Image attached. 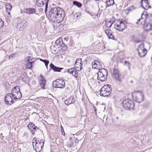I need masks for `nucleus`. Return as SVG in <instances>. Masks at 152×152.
<instances>
[{
  "mask_svg": "<svg viewBox=\"0 0 152 152\" xmlns=\"http://www.w3.org/2000/svg\"><path fill=\"white\" fill-rule=\"evenodd\" d=\"M44 63L46 67L48 68V65L49 63V61L48 60H46L44 62Z\"/></svg>",
  "mask_w": 152,
  "mask_h": 152,
  "instance_id": "43",
  "label": "nucleus"
},
{
  "mask_svg": "<svg viewBox=\"0 0 152 152\" xmlns=\"http://www.w3.org/2000/svg\"><path fill=\"white\" fill-rule=\"evenodd\" d=\"M141 4L143 8L146 10L151 8L150 6L149 5L148 0H142Z\"/></svg>",
  "mask_w": 152,
  "mask_h": 152,
  "instance_id": "14",
  "label": "nucleus"
},
{
  "mask_svg": "<svg viewBox=\"0 0 152 152\" xmlns=\"http://www.w3.org/2000/svg\"><path fill=\"white\" fill-rule=\"evenodd\" d=\"M32 57L31 56H29L28 58H26L25 59V60H29L31 61L32 60Z\"/></svg>",
  "mask_w": 152,
  "mask_h": 152,
  "instance_id": "41",
  "label": "nucleus"
},
{
  "mask_svg": "<svg viewBox=\"0 0 152 152\" xmlns=\"http://www.w3.org/2000/svg\"><path fill=\"white\" fill-rule=\"evenodd\" d=\"M6 10L8 15L10 14V12L12 8V5L9 3H7L5 4Z\"/></svg>",
  "mask_w": 152,
  "mask_h": 152,
  "instance_id": "19",
  "label": "nucleus"
},
{
  "mask_svg": "<svg viewBox=\"0 0 152 152\" xmlns=\"http://www.w3.org/2000/svg\"><path fill=\"white\" fill-rule=\"evenodd\" d=\"M33 66V65H31V63L30 64H27L26 65V67H27V68L31 69Z\"/></svg>",
  "mask_w": 152,
  "mask_h": 152,
  "instance_id": "38",
  "label": "nucleus"
},
{
  "mask_svg": "<svg viewBox=\"0 0 152 152\" xmlns=\"http://www.w3.org/2000/svg\"><path fill=\"white\" fill-rule=\"evenodd\" d=\"M63 132V133H62V134L63 135H65V133H64V132Z\"/></svg>",
  "mask_w": 152,
  "mask_h": 152,
  "instance_id": "55",
  "label": "nucleus"
},
{
  "mask_svg": "<svg viewBox=\"0 0 152 152\" xmlns=\"http://www.w3.org/2000/svg\"><path fill=\"white\" fill-rule=\"evenodd\" d=\"M114 0H107L106 2V7L113 5L114 3Z\"/></svg>",
  "mask_w": 152,
  "mask_h": 152,
  "instance_id": "23",
  "label": "nucleus"
},
{
  "mask_svg": "<svg viewBox=\"0 0 152 152\" xmlns=\"http://www.w3.org/2000/svg\"><path fill=\"white\" fill-rule=\"evenodd\" d=\"M78 142V140H77V139H76L75 140V142L76 143V142Z\"/></svg>",
  "mask_w": 152,
  "mask_h": 152,
  "instance_id": "54",
  "label": "nucleus"
},
{
  "mask_svg": "<svg viewBox=\"0 0 152 152\" xmlns=\"http://www.w3.org/2000/svg\"><path fill=\"white\" fill-rule=\"evenodd\" d=\"M37 15L36 16H34V17H35V18H38V16H39L38 14H37Z\"/></svg>",
  "mask_w": 152,
  "mask_h": 152,
  "instance_id": "53",
  "label": "nucleus"
},
{
  "mask_svg": "<svg viewBox=\"0 0 152 152\" xmlns=\"http://www.w3.org/2000/svg\"><path fill=\"white\" fill-rule=\"evenodd\" d=\"M114 22V21H113L112 22V24H110L109 23H107V22H106V24H105L106 26L107 27H108V28H110L111 27L113 23Z\"/></svg>",
  "mask_w": 152,
  "mask_h": 152,
  "instance_id": "36",
  "label": "nucleus"
},
{
  "mask_svg": "<svg viewBox=\"0 0 152 152\" xmlns=\"http://www.w3.org/2000/svg\"><path fill=\"white\" fill-rule=\"evenodd\" d=\"M40 60L41 61H42V62H44L45 61H46V60H43V59H41V58H40Z\"/></svg>",
  "mask_w": 152,
  "mask_h": 152,
  "instance_id": "49",
  "label": "nucleus"
},
{
  "mask_svg": "<svg viewBox=\"0 0 152 152\" xmlns=\"http://www.w3.org/2000/svg\"><path fill=\"white\" fill-rule=\"evenodd\" d=\"M22 94L20 91H18L15 94H13V98H15V99H20L22 97Z\"/></svg>",
  "mask_w": 152,
  "mask_h": 152,
  "instance_id": "22",
  "label": "nucleus"
},
{
  "mask_svg": "<svg viewBox=\"0 0 152 152\" xmlns=\"http://www.w3.org/2000/svg\"><path fill=\"white\" fill-rule=\"evenodd\" d=\"M39 84L41 88L43 89L45 88V86L46 85V80L45 77H42L39 81Z\"/></svg>",
  "mask_w": 152,
  "mask_h": 152,
  "instance_id": "18",
  "label": "nucleus"
},
{
  "mask_svg": "<svg viewBox=\"0 0 152 152\" xmlns=\"http://www.w3.org/2000/svg\"><path fill=\"white\" fill-rule=\"evenodd\" d=\"M45 0H36V4L37 6L41 7L44 4Z\"/></svg>",
  "mask_w": 152,
  "mask_h": 152,
  "instance_id": "25",
  "label": "nucleus"
},
{
  "mask_svg": "<svg viewBox=\"0 0 152 152\" xmlns=\"http://www.w3.org/2000/svg\"><path fill=\"white\" fill-rule=\"evenodd\" d=\"M50 66V69H52L54 72H60L63 69V68L56 67L53 64L51 63Z\"/></svg>",
  "mask_w": 152,
  "mask_h": 152,
  "instance_id": "17",
  "label": "nucleus"
},
{
  "mask_svg": "<svg viewBox=\"0 0 152 152\" xmlns=\"http://www.w3.org/2000/svg\"><path fill=\"white\" fill-rule=\"evenodd\" d=\"M60 46L62 47L63 50L66 51L67 49V47L63 43Z\"/></svg>",
  "mask_w": 152,
  "mask_h": 152,
  "instance_id": "35",
  "label": "nucleus"
},
{
  "mask_svg": "<svg viewBox=\"0 0 152 152\" xmlns=\"http://www.w3.org/2000/svg\"><path fill=\"white\" fill-rule=\"evenodd\" d=\"M34 126L32 128H31V129L29 130L30 132L33 135L34 134L37 130L38 129V128L35 126Z\"/></svg>",
  "mask_w": 152,
  "mask_h": 152,
  "instance_id": "27",
  "label": "nucleus"
},
{
  "mask_svg": "<svg viewBox=\"0 0 152 152\" xmlns=\"http://www.w3.org/2000/svg\"><path fill=\"white\" fill-rule=\"evenodd\" d=\"M112 90L110 85H104L100 90V95L103 96H108L111 94Z\"/></svg>",
  "mask_w": 152,
  "mask_h": 152,
  "instance_id": "3",
  "label": "nucleus"
},
{
  "mask_svg": "<svg viewBox=\"0 0 152 152\" xmlns=\"http://www.w3.org/2000/svg\"><path fill=\"white\" fill-rule=\"evenodd\" d=\"M13 99H15V98H13L11 93H8L5 96L4 101L6 104L10 105L13 103Z\"/></svg>",
  "mask_w": 152,
  "mask_h": 152,
  "instance_id": "12",
  "label": "nucleus"
},
{
  "mask_svg": "<svg viewBox=\"0 0 152 152\" xmlns=\"http://www.w3.org/2000/svg\"><path fill=\"white\" fill-rule=\"evenodd\" d=\"M122 103L123 107L126 109H133L134 107L133 102L129 99H126L124 100Z\"/></svg>",
  "mask_w": 152,
  "mask_h": 152,
  "instance_id": "7",
  "label": "nucleus"
},
{
  "mask_svg": "<svg viewBox=\"0 0 152 152\" xmlns=\"http://www.w3.org/2000/svg\"><path fill=\"white\" fill-rule=\"evenodd\" d=\"M108 73L107 70L104 68L99 69L97 73L98 80L102 82L105 81L107 79Z\"/></svg>",
  "mask_w": 152,
  "mask_h": 152,
  "instance_id": "2",
  "label": "nucleus"
},
{
  "mask_svg": "<svg viewBox=\"0 0 152 152\" xmlns=\"http://www.w3.org/2000/svg\"><path fill=\"white\" fill-rule=\"evenodd\" d=\"M44 18V16H42V17H41V18L43 19Z\"/></svg>",
  "mask_w": 152,
  "mask_h": 152,
  "instance_id": "57",
  "label": "nucleus"
},
{
  "mask_svg": "<svg viewBox=\"0 0 152 152\" xmlns=\"http://www.w3.org/2000/svg\"><path fill=\"white\" fill-rule=\"evenodd\" d=\"M123 64L125 66H128L129 69H130V68L131 66V64L129 62L127 61H124Z\"/></svg>",
  "mask_w": 152,
  "mask_h": 152,
  "instance_id": "30",
  "label": "nucleus"
},
{
  "mask_svg": "<svg viewBox=\"0 0 152 152\" xmlns=\"http://www.w3.org/2000/svg\"><path fill=\"white\" fill-rule=\"evenodd\" d=\"M83 63L82 62V61L81 62V64L80 65H79V67H80V70H81L82 69V65H83Z\"/></svg>",
  "mask_w": 152,
  "mask_h": 152,
  "instance_id": "45",
  "label": "nucleus"
},
{
  "mask_svg": "<svg viewBox=\"0 0 152 152\" xmlns=\"http://www.w3.org/2000/svg\"><path fill=\"white\" fill-rule=\"evenodd\" d=\"M48 2H47L45 3V8H47L48 9Z\"/></svg>",
  "mask_w": 152,
  "mask_h": 152,
  "instance_id": "46",
  "label": "nucleus"
},
{
  "mask_svg": "<svg viewBox=\"0 0 152 152\" xmlns=\"http://www.w3.org/2000/svg\"><path fill=\"white\" fill-rule=\"evenodd\" d=\"M135 9V7L134 6H132L131 7H129L126 10V11H128L129 12L132 11Z\"/></svg>",
  "mask_w": 152,
  "mask_h": 152,
  "instance_id": "31",
  "label": "nucleus"
},
{
  "mask_svg": "<svg viewBox=\"0 0 152 152\" xmlns=\"http://www.w3.org/2000/svg\"><path fill=\"white\" fill-rule=\"evenodd\" d=\"M114 27L116 30L121 31L127 27V25L125 21L124 22L123 20L119 19L114 24Z\"/></svg>",
  "mask_w": 152,
  "mask_h": 152,
  "instance_id": "6",
  "label": "nucleus"
},
{
  "mask_svg": "<svg viewBox=\"0 0 152 152\" xmlns=\"http://www.w3.org/2000/svg\"><path fill=\"white\" fill-rule=\"evenodd\" d=\"M70 140H71V139H70V138H69Z\"/></svg>",
  "mask_w": 152,
  "mask_h": 152,
  "instance_id": "63",
  "label": "nucleus"
},
{
  "mask_svg": "<svg viewBox=\"0 0 152 152\" xmlns=\"http://www.w3.org/2000/svg\"><path fill=\"white\" fill-rule=\"evenodd\" d=\"M47 10H48V9L47 8H45V12L46 14V12L47 11Z\"/></svg>",
  "mask_w": 152,
  "mask_h": 152,
  "instance_id": "52",
  "label": "nucleus"
},
{
  "mask_svg": "<svg viewBox=\"0 0 152 152\" xmlns=\"http://www.w3.org/2000/svg\"><path fill=\"white\" fill-rule=\"evenodd\" d=\"M75 102V98L72 96H70V97L67 99L65 101L64 103L67 105H68L71 104H74Z\"/></svg>",
  "mask_w": 152,
  "mask_h": 152,
  "instance_id": "15",
  "label": "nucleus"
},
{
  "mask_svg": "<svg viewBox=\"0 0 152 152\" xmlns=\"http://www.w3.org/2000/svg\"><path fill=\"white\" fill-rule=\"evenodd\" d=\"M148 13L147 14L148 16L151 21H152V10H149L148 11Z\"/></svg>",
  "mask_w": 152,
  "mask_h": 152,
  "instance_id": "28",
  "label": "nucleus"
},
{
  "mask_svg": "<svg viewBox=\"0 0 152 152\" xmlns=\"http://www.w3.org/2000/svg\"><path fill=\"white\" fill-rule=\"evenodd\" d=\"M41 77H42H42H44L43 76H42V75H41L40 76Z\"/></svg>",
  "mask_w": 152,
  "mask_h": 152,
  "instance_id": "56",
  "label": "nucleus"
},
{
  "mask_svg": "<svg viewBox=\"0 0 152 152\" xmlns=\"http://www.w3.org/2000/svg\"><path fill=\"white\" fill-rule=\"evenodd\" d=\"M55 43L56 45L61 46L63 43L62 39L61 38H58L56 41Z\"/></svg>",
  "mask_w": 152,
  "mask_h": 152,
  "instance_id": "26",
  "label": "nucleus"
},
{
  "mask_svg": "<svg viewBox=\"0 0 152 152\" xmlns=\"http://www.w3.org/2000/svg\"><path fill=\"white\" fill-rule=\"evenodd\" d=\"M45 141L43 140H41L40 141H38L36 142L34 146V142H33L32 144L33 148L37 152H40L41 151L44 144Z\"/></svg>",
  "mask_w": 152,
  "mask_h": 152,
  "instance_id": "10",
  "label": "nucleus"
},
{
  "mask_svg": "<svg viewBox=\"0 0 152 152\" xmlns=\"http://www.w3.org/2000/svg\"><path fill=\"white\" fill-rule=\"evenodd\" d=\"M116 118L117 119H118V117H116Z\"/></svg>",
  "mask_w": 152,
  "mask_h": 152,
  "instance_id": "59",
  "label": "nucleus"
},
{
  "mask_svg": "<svg viewBox=\"0 0 152 152\" xmlns=\"http://www.w3.org/2000/svg\"><path fill=\"white\" fill-rule=\"evenodd\" d=\"M73 4L74 5L77 6L78 7H80L82 6L80 2H77L76 1H73Z\"/></svg>",
  "mask_w": 152,
  "mask_h": 152,
  "instance_id": "29",
  "label": "nucleus"
},
{
  "mask_svg": "<svg viewBox=\"0 0 152 152\" xmlns=\"http://www.w3.org/2000/svg\"><path fill=\"white\" fill-rule=\"evenodd\" d=\"M75 70V68H71L67 70V72H69L71 74L73 73V71Z\"/></svg>",
  "mask_w": 152,
  "mask_h": 152,
  "instance_id": "34",
  "label": "nucleus"
},
{
  "mask_svg": "<svg viewBox=\"0 0 152 152\" xmlns=\"http://www.w3.org/2000/svg\"><path fill=\"white\" fill-rule=\"evenodd\" d=\"M113 76L115 80L119 82L122 81V78L121 75L119 73V70L114 67L113 69Z\"/></svg>",
  "mask_w": 152,
  "mask_h": 152,
  "instance_id": "9",
  "label": "nucleus"
},
{
  "mask_svg": "<svg viewBox=\"0 0 152 152\" xmlns=\"http://www.w3.org/2000/svg\"><path fill=\"white\" fill-rule=\"evenodd\" d=\"M119 61V62L120 63H123V59H121V58L120 59Z\"/></svg>",
  "mask_w": 152,
  "mask_h": 152,
  "instance_id": "47",
  "label": "nucleus"
},
{
  "mask_svg": "<svg viewBox=\"0 0 152 152\" xmlns=\"http://www.w3.org/2000/svg\"><path fill=\"white\" fill-rule=\"evenodd\" d=\"M105 22H107V23H108L110 24H112V20H111V19H106L105 20Z\"/></svg>",
  "mask_w": 152,
  "mask_h": 152,
  "instance_id": "40",
  "label": "nucleus"
},
{
  "mask_svg": "<svg viewBox=\"0 0 152 152\" xmlns=\"http://www.w3.org/2000/svg\"><path fill=\"white\" fill-rule=\"evenodd\" d=\"M96 109H94V110L96 112Z\"/></svg>",
  "mask_w": 152,
  "mask_h": 152,
  "instance_id": "60",
  "label": "nucleus"
},
{
  "mask_svg": "<svg viewBox=\"0 0 152 152\" xmlns=\"http://www.w3.org/2000/svg\"><path fill=\"white\" fill-rule=\"evenodd\" d=\"M31 65H33V64H34V61H32L31 62Z\"/></svg>",
  "mask_w": 152,
  "mask_h": 152,
  "instance_id": "50",
  "label": "nucleus"
},
{
  "mask_svg": "<svg viewBox=\"0 0 152 152\" xmlns=\"http://www.w3.org/2000/svg\"><path fill=\"white\" fill-rule=\"evenodd\" d=\"M72 74L74 76L75 78L77 77L78 76V73L76 71V70H75L73 71V73Z\"/></svg>",
  "mask_w": 152,
  "mask_h": 152,
  "instance_id": "32",
  "label": "nucleus"
},
{
  "mask_svg": "<svg viewBox=\"0 0 152 152\" xmlns=\"http://www.w3.org/2000/svg\"><path fill=\"white\" fill-rule=\"evenodd\" d=\"M4 22L3 21L0 19V28L4 26Z\"/></svg>",
  "mask_w": 152,
  "mask_h": 152,
  "instance_id": "39",
  "label": "nucleus"
},
{
  "mask_svg": "<svg viewBox=\"0 0 152 152\" xmlns=\"http://www.w3.org/2000/svg\"><path fill=\"white\" fill-rule=\"evenodd\" d=\"M92 65L93 68L99 69V70L102 68V64L97 60L94 61L92 63Z\"/></svg>",
  "mask_w": 152,
  "mask_h": 152,
  "instance_id": "13",
  "label": "nucleus"
},
{
  "mask_svg": "<svg viewBox=\"0 0 152 152\" xmlns=\"http://www.w3.org/2000/svg\"><path fill=\"white\" fill-rule=\"evenodd\" d=\"M108 36V37L110 39H113V38L114 37L113 36L111 33H110L109 34V36Z\"/></svg>",
  "mask_w": 152,
  "mask_h": 152,
  "instance_id": "44",
  "label": "nucleus"
},
{
  "mask_svg": "<svg viewBox=\"0 0 152 152\" xmlns=\"http://www.w3.org/2000/svg\"><path fill=\"white\" fill-rule=\"evenodd\" d=\"M34 83H36V82L35 81H34L33 82Z\"/></svg>",
  "mask_w": 152,
  "mask_h": 152,
  "instance_id": "61",
  "label": "nucleus"
},
{
  "mask_svg": "<svg viewBox=\"0 0 152 152\" xmlns=\"http://www.w3.org/2000/svg\"><path fill=\"white\" fill-rule=\"evenodd\" d=\"M16 53H13L11 54L9 57V58H14L15 57V56Z\"/></svg>",
  "mask_w": 152,
  "mask_h": 152,
  "instance_id": "37",
  "label": "nucleus"
},
{
  "mask_svg": "<svg viewBox=\"0 0 152 152\" xmlns=\"http://www.w3.org/2000/svg\"><path fill=\"white\" fill-rule=\"evenodd\" d=\"M65 11L58 7L52 8L49 11L47 16L52 22L57 23L61 22L64 18Z\"/></svg>",
  "mask_w": 152,
  "mask_h": 152,
  "instance_id": "1",
  "label": "nucleus"
},
{
  "mask_svg": "<svg viewBox=\"0 0 152 152\" xmlns=\"http://www.w3.org/2000/svg\"><path fill=\"white\" fill-rule=\"evenodd\" d=\"M82 59L81 58H78L77 59L75 62V66L77 68H79V65H80L81 63Z\"/></svg>",
  "mask_w": 152,
  "mask_h": 152,
  "instance_id": "24",
  "label": "nucleus"
},
{
  "mask_svg": "<svg viewBox=\"0 0 152 152\" xmlns=\"http://www.w3.org/2000/svg\"><path fill=\"white\" fill-rule=\"evenodd\" d=\"M35 125L34 124H33L32 123L30 122L27 126L29 128V130L31 129V128H32Z\"/></svg>",
  "mask_w": 152,
  "mask_h": 152,
  "instance_id": "33",
  "label": "nucleus"
},
{
  "mask_svg": "<svg viewBox=\"0 0 152 152\" xmlns=\"http://www.w3.org/2000/svg\"><path fill=\"white\" fill-rule=\"evenodd\" d=\"M132 98L134 100L138 103H140L144 99L143 94L140 91H136L132 94Z\"/></svg>",
  "mask_w": 152,
  "mask_h": 152,
  "instance_id": "4",
  "label": "nucleus"
},
{
  "mask_svg": "<svg viewBox=\"0 0 152 152\" xmlns=\"http://www.w3.org/2000/svg\"><path fill=\"white\" fill-rule=\"evenodd\" d=\"M26 64H30L31 63V62L30 61H29V60H26Z\"/></svg>",
  "mask_w": 152,
  "mask_h": 152,
  "instance_id": "48",
  "label": "nucleus"
},
{
  "mask_svg": "<svg viewBox=\"0 0 152 152\" xmlns=\"http://www.w3.org/2000/svg\"><path fill=\"white\" fill-rule=\"evenodd\" d=\"M143 13L141 15V18L138 20L136 23L139 25H142L145 30L149 31L152 29V25L150 23H146V20L142 18Z\"/></svg>",
  "mask_w": 152,
  "mask_h": 152,
  "instance_id": "5",
  "label": "nucleus"
},
{
  "mask_svg": "<svg viewBox=\"0 0 152 152\" xmlns=\"http://www.w3.org/2000/svg\"><path fill=\"white\" fill-rule=\"evenodd\" d=\"M65 82L62 79H57L53 82V87L61 89L63 88L65 86Z\"/></svg>",
  "mask_w": 152,
  "mask_h": 152,
  "instance_id": "8",
  "label": "nucleus"
},
{
  "mask_svg": "<svg viewBox=\"0 0 152 152\" xmlns=\"http://www.w3.org/2000/svg\"><path fill=\"white\" fill-rule=\"evenodd\" d=\"M61 129L62 132H64L63 128L61 126Z\"/></svg>",
  "mask_w": 152,
  "mask_h": 152,
  "instance_id": "51",
  "label": "nucleus"
},
{
  "mask_svg": "<svg viewBox=\"0 0 152 152\" xmlns=\"http://www.w3.org/2000/svg\"><path fill=\"white\" fill-rule=\"evenodd\" d=\"M20 89L19 87L18 86H16L14 87L13 88L12 91V93H11L12 96H13V94H15L18 91H20Z\"/></svg>",
  "mask_w": 152,
  "mask_h": 152,
  "instance_id": "20",
  "label": "nucleus"
},
{
  "mask_svg": "<svg viewBox=\"0 0 152 152\" xmlns=\"http://www.w3.org/2000/svg\"><path fill=\"white\" fill-rule=\"evenodd\" d=\"M132 37H134V36H133Z\"/></svg>",
  "mask_w": 152,
  "mask_h": 152,
  "instance_id": "62",
  "label": "nucleus"
},
{
  "mask_svg": "<svg viewBox=\"0 0 152 152\" xmlns=\"http://www.w3.org/2000/svg\"><path fill=\"white\" fill-rule=\"evenodd\" d=\"M22 80L23 81H25V80H24V78H23Z\"/></svg>",
  "mask_w": 152,
  "mask_h": 152,
  "instance_id": "58",
  "label": "nucleus"
},
{
  "mask_svg": "<svg viewBox=\"0 0 152 152\" xmlns=\"http://www.w3.org/2000/svg\"><path fill=\"white\" fill-rule=\"evenodd\" d=\"M142 45H140L137 49L138 54L140 57H143L145 56L147 52V50L144 48L143 46L142 47Z\"/></svg>",
  "mask_w": 152,
  "mask_h": 152,
  "instance_id": "11",
  "label": "nucleus"
},
{
  "mask_svg": "<svg viewBox=\"0 0 152 152\" xmlns=\"http://www.w3.org/2000/svg\"><path fill=\"white\" fill-rule=\"evenodd\" d=\"M36 12V10L32 8H25L23 10V12L29 14H33Z\"/></svg>",
  "mask_w": 152,
  "mask_h": 152,
  "instance_id": "16",
  "label": "nucleus"
},
{
  "mask_svg": "<svg viewBox=\"0 0 152 152\" xmlns=\"http://www.w3.org/2000/svg\"><path fill=\"white\" fill-rule=\"evenodd\" d=\"M70 140H71V139H70V138H69Z\"/></svg>",
  "mask_w": 152,
  "mask_h": 152,
  "instance_id": "64",
  "label": "nucleus"
},
{
  "mask_svg": "<svg viewBox=\"0 0 152 152\" xmlns=\"http://www.w3.org/2000/svg\"><path fill=\"white\" fill-rule=\"evenodd\" d=\"M18 26H20V29H23L26 27L27 22L26 21H23L21 22L19 24L18 23Z\"/></svg>",
  "mask_w": 152,
  "mask_h": 152,
  "instance_id": "21",
  "label": "nucleus"
},
{
  "mask_svg": "<svg viewBox=\"0 0 152 152\" xmlns=\"http://www.w3.org/2000/svg\"><path fill=\"white\" fill-rule=\"evenodd\" d=\"M110 31L109 29H107L105 31V33L108 36H109V34H110Z\"/></svg>",
  "mask_w": 152,
  "mask_h": 152,
  "instance_id": "42",
  "label": "nucleus"
}]
</instances>
